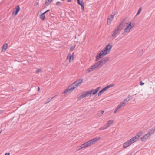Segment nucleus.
Returning <instances> with one entry per match:
<instances>
[{
	"label": "nucleus",
	"mask_w": 155,
	"mask_h": 155,
	"mask_svg": "<svg viewBox=\"0 0 155 155\" xmlns=\"http://www.w3.org/2000/svg\"><path fill=\"white\" fill-rule=\"evenodd\" d=\"M116 12H113L112 14L109 16L108 17V19H113L114 18V17L115 15Z\"/></svg>",
	"instance_id": "aec40b11"
},
{
	"label": "nucleus",
	"mask_w": 155,
	"mask_h": 155,
	"mask_svg": "<svg viewBox=\"0 0 155 155\" xmlns=\"http://www.w3.org/2000/svg\"><path fill=\"white\" fill-rule=\"evenodd\" d=\"M56 96H54V97H52V98H49L46 101V103H49L50 101H51V100L52 99L54 98V97H55Z\"/></svg>",
	"instance_id": "c756f323"
},
{
	"label": "nucleus",
	"mask_w": 155,
	"mask_h": 155,
	"mask_svg": "<svg viewBox=\"0 0 155 155\" xmlns=\"http://www.w3.org/2000/svg\"><path fill=\"white\" fill-rule=\"evenodd\" d=\"M2 110H0V114H2Z\"/></svg>",
	"instance_id": "79ce46f5"
},
{
	"label": "nucleus",
	"mask_w": 155,
	"mask_h": 155,
	"mask_svg": "<svg viewBox=\"0 0 155 155\" xmlns=\"http://www.w3.org/2000/svg\"><path fill=\"white\" fill-rule=\"evenodd\" d=\"M150 134L147 133L141 138V140L142 141H145L146 140L150 139Z\"/></svg>",
	"instance_id": "9d476101"
},
{
	"label": "nucleus",
	"mask_w": 155,
	"mask_h": 155,
	"mask_svg": "<svg viewBox=\"0 0 155 155\" xmlns=\"http://www.w3.org/2000/svg\"><path fill=\"white\" fill-rule=\"evenodd\" d=\"M38 91H39L40 90V88L39 87H38Z\"/></svg>",
	"instance_id": "a19ab883"
},
{
	"label": "nucleus",
	"mask_w": 155,
	"mask_h": 155,
	"mask_svg": "<svg viewBox=\"0 0 155 155\" xmlns=\"http://www.w3.org/2000/svg\"><path fill=\"white\" fill-rule=\"evenodd\" d=\"M104 89L105 91H106L107 90V89H108V88H107V86H106V87H105L104 88Z\"/></svg>",
	"instance_id": "58836bf2"
},
{
	"label": "nucleus",
	"mask_w": 155,
	"mask_h": 155,
	"mask_svg": "<svg viewBox=\"0 0 155 155\" xmlns=\"http://www.w3.org/2000/svg\"><path fill=\"white\" fill-rule=\"evenodd\" d=\"M132 143H132V142L130 139L124 143L123 146V147L125 149L129 146Z\"/></svg>",
	"instance_id": "9b49d317"
},
{
	"label": "nucleus",
	"mask_w": 155,
	"mask_h": 155,
	"mask_svg": "<svg viewBox=\"0 0 155 155\" xmlns=\"http://www.w3.org/2000/svg\"><path fill=\"white\" fill-rule=\"evenodd\" d=\"M73 53H69L68 54L67 57V60H69V62L70 63L71 62V59L73 60Z\"/></svg>",
	"instance_id": "ddd939ff"
},
{
	"label": "nucleus",
	"mask_w": 155,
	"mask_h": 155,
	"mask_svg": "<svg viewBox=\"0 0 155 155\" xmlns=\"http://www.w3.org/2000/svg\"><path fill=\"white\" fill-rule=\"evenodd\" d=\"M82 148H83L82 147V146L81 145V146H79V147H78V150H80Z\"/></svg>",
	"instance_id": "72a5a7b5"
},
{
	"label": "nucleus",
	"mask_w": 155,
	"mask_h": 155,
	"mask_svg": "<svg viewBox=\"0 0 155 155\" xmlns=\"http://www.w3.org/2000/svg\"><path fill=\"white\" fill-rule=\"evenodd\" d=\"M130 100L131 99L129 97H127L126 99L124 100L121 103L118 105L117 107L114 111V113H117L118 109L122 107H124L125 106L126 104H127L128 101H130Z\"/></svg>",
	"instance_id": "20e7f679"
},
{
	"label": "nucleus",
	"mask_w": 155,
	"mask_h": 155,
	"mask_svg": "<svg viewBox=\"0 0 155 155\" xmlns=\"http://www.w3.org/2000/svg\"><path fill=\"white\" fill-rule=\"evenodd\" d=\"M107 127L105 125L104 126H103L99 129V130H103L105 129H107Z\"/></svg>",
	"instance_id": "a878e982"
},
{
	"label": "nucleus",
	"mask_w": 155,
	"mask_h": 155,
	"mask_svg": "<svg viewBox=\"0 0 155 155\" xmlns=\"http://www.w3.org/2000/svg\"><path fill=\"white\" fill-rule=\"evenodd\" d=\"M124 22V21H123L117 27L114 29L111 35L114 38H116V36L118 35L120 33L121 31L123 28V25Z\"/></svg>",
	"instance_id": "f257e3e1"
},
{
	"label": "nucleus",
	"mask_w": 155,
	"mask_h": 155,
	"mask_svg": "<svg viewBox=\"0 0 155 155\" xmlns=\"http://www.w3.org/2000/svg\"><path fill=\"white\" fill-rule=\"evenodd\" d=\"M101 88V87H98L96 89V90H97V91L98 92L99 89L100 88Z\"/></svg>",
	"instance_id": "4c0bfd02"
},
{
	"label": "nucleus",
	"mask_w": 155,
	"mask_h": 155,
	"mask_svg": "<svg viewBox=\"0 0 155 155\" xmlns=\"http://www.w3.org/2000/svg\"><path fill=\"white\" fill-rule=\"evenodd\" d=\"M83 81V80L82 79H78V86L82 83Z\"/></svg>",
	"instance_id": "cd10ccee"
},
{
	"label": "nucleus",
	"mask_w": 155,
	"mask_h": 155,
	"mask_svg": "<svg viewBox=\"0 0 155 155\" xmlns=\"http://www.w3.org/2000/svg\"><path fill=\"white\" fill-rule=\"evenodd\" d=\"M61 4V3L59 1L57 2L56 3V5H60Z\"/></svg>",
	"instance_id": "f704fd0d"
},
{
	"label": "nucleus",
	"mask_w": 155,
	"mask_h": 155,
	"mask_svg": "<svg viewBox=\"0 0 155 155\" xmlns=\"http://www.w3.org/2000/svg\"><path fill=\"white\" fill-rule=\"evenodd\" d=\"M8 44L7 43H5V44H4V45L3 46L2 49V52L3 51V50L4 49V51H5L8 48Z\"/></svg>",
	"instance_id": "412c9836"
},
{
	"label": "nucleus",
	"mask_w": 155,
	"mask_h": 155,
	"mask_svg": "<svg viewBox=\"0 0 155 155\" xmlns=\"http://www.w3.org/2000/svg\"><path fill=\"white\" fill-rule=\"evenodd\" d=\"M49 11H50L49 10H48L47 11H46V12H47Z\"/></svg>",
	"instance_id": "c03bdc74"
},
{
	"label": "nucleus",
	"mask_w": 155,
	"mask_h": 155,
	"mask_svg": "<svg viewBox=\"0 0 155 155\" xmlns=\"http://www.w3.org/2000/svg\"><path fill=\"white\" fill-rule=\"evenodd\" d=\"M103 60L106 63L109 60V58L108 57H105L104 58Z\"/></svg>",
	"instance_id": "bb28decb"
},
{
	"label": "nucleus",
	"mask_w": 155,
	"mask_h": 155,
	"mask_svg": "<svg viewBox=\"0 0 155 155\" xmlns=\"http://www.w3.org/2000/svg\"><path fill=\"white\" fill-rule=\"evenodd\" d=\"M91 91H92V94H93V95H95L96 94L98 91H97V90H96V89H91Z\"/></svg>",
	"instance_id": "b1692460"
},
{
	"label": "nucleus",
	"mask_w": 155,
	"mask_h": 155,
	"mask_svg": "<svg viewBox=\"0 0 155 155\" xmlns=\"http://www.w3.org/2000/svg\"><path fill=\"white\" fill-rule=\"evenodd\" d=\"M96 63V64H97V66L98 67V68H100L102 65L105 64V63L104 62V60L103 59H102Z\"/></svg>",
	"instance_id": "2eb2a0df"
},
{
	"label": "nucleus",
	"mask_w": 155,
	"mask_h": 155,
	"mask_svg": "<svg viewBox=\"0 0 155 155\" xmlns=\"http://www.w3.org/2000/svg\"><path fill=\"white\" fill-rule=\"evenodd\" d=\"M78 87V80L69 86L63 92L64 94L70 93L73 91L75 88Z\"/></svg>",
	"instance_id": "7ed1b4c3"
},
{
	"label": "nucleus",
	"mask_w": 155,
	"mask_h": 155,
	"mask_svg": "<svg viewBox=\"0 0 155 155\" xmlns=\"http://www.w3.org/2000/svg\"><path fill=\"white\" fill-rule=\"evenodd\" d=\"M112 45L110 44H108L103 49V50L106 52H107V53H109L110 50L111 49Z\"/></svg>",
	"instance_id": "1a4fd4ad"
},
{
	"label": "nucleus",
	"mask_w": 155,
	"mask_h": 155,
	"mask_svg": "<svg viewBox=\"0 0 155 155\" xmlns=\"http://www.w3.org/2000/svg\"><path fill=\"white\" fill-rule=\"evenodd\" d=\"M47 12L46 11L45 12H44L43 13H44V14L45 15V14Z\"/></svg>",
	"instance_id": "49530a36"
},
{
	"label": "nucleus",
	"mask_w": 155,
	"mask_h": 155,
	"mask_svg": "<svg viewBox=\"0 0 155 155\" xmlns=\"http://www.w3.org/2000/svg\"><path fill=\"white\" fill-rule=\"evenodd\" d=\"M98 68L97 64L95 63L94 64L91 66L90 68L88 69L87 71L89 72H90L94 71L96 68Z\"/></svg>",
	"instance_id": "f8f14e48"
},
{
	"label": "nucleus",
	"mask_w": 155,
	"mask_h": 155,
	"mask_svg": "<svg viewBox=\"0 0 155 155\" xmlns=\"http://www.w3.org/2000/svg\"><path fill=\"white\" fill-rule=\"evenodd\" d=\"M110 88L113 87L114 86V84H110L108 85Z\"/></svg>",
	"instance_id": "c9c22d12"
},
{
	"label": "nucleus",
	"mask_w": 155,
	"mask_h": 155,
	"mask_svg": "<svg viewBox=\"0 0 155 155\" xmlns=\"http://www.w3.org/2000/svg\"><path fill=\"white\" fill-rule=\"evenodd\" d=\"M141 10H142V8H141V7H140V8H139V10L138 11L137 13V14L136 15L137 16V15H138L140 13V12L141 11Z\"/></svg>",
	"instance_id": "c85d7f7f"
},
{
	"label": "nucleus",
	"mask_w": 155,
	"mask_h": 155,
	"mask_svg": "<svg viewBox=\"0 0 155 155\" xmlns=\"http://www.w3.org/2000/svg\"><path fill=\"white\" fill-rule=\"evenodd\" d=\"M107 86V88H110V87H109V85H108V86Z\"/></svg>",
	"instance_id": "a18cd8bd"
},
{
	"label": "nucleus",
	"mask_w": 155,
	"mask_h": 155,
	"mask_svg": "<svg viewBox=\"0 0 155 155\" xmlns=\"http://www.w3.org/2000/svg\"><path fill=\"white\" fill-rule=\"evenodd\" d=\"M107 52L104 51L103 50L101 51L100 54H98L96 57V61H97L98 59L102 57H104L106 54H107Z\"/></svg>",
	"instance_id": "6e6552de"
},
{
	"label": "nucleus",
	"mask_w": 155,
	"mask_h": 155,
	"mask_svg": "<svg viewBox=\"0 0 155 155\" xmlns=\"http://www.w3.org/2000/svg\"><path fill=\"white\" fill-rule=\"evenodd\" d=\"M144 84V83H143L142 81H141L140 83V85H143Z\"/></svg>",
	"instance_id": "e433bc0d"
},
{
	"label": "nucleus",
	"mask_w": 155,
	"mask_h": 155,
	"mask_svg": "<svg viewBox=\"0 0 155 155\" xmlns=\"http://www.w3.org/2000/svg\"><path fill=\"white\" fill-rule=\"evenodd\" d=\"M143 132L140 131L138 133L137 135L134 137L130 139V140L131 141L132 143H134L137 140L140 136H141L143 134Z\"/></svg>",
	"instance_id": "0eeeda50"
},
{
	"label": "nucleus",
	"mask_w": 155,
	"mask_h": 155,
	"mask_svg": "<svg viewBox=\"0 0 155 155\" xmlns=\"http://www.w3.org/2000/svg\"><path fill=\"white\" fill-rule=\"evenodd\" d=\"M42 71V69H38L36 71V73H38Z\"/></svg>",
	"instance_id": "473e14b6"
},
{
	"label": "nucleus",
	"mask_w": 155,
	"mask_h": 155,
	"mask_svg": "<svg viewBox=\"0 0 155 155\" xmlns=\"http://www.w3.org/2000/svg\"><path fill=\"white\" fill-rule=\"evenodd\" d=\"M127 25L124 29V33H126L129 32L131 29L134 27V24H132L131 22H130L127 23Z\"/></svg>",
	"instance_id": "423d86ee"
},
{
	"label": "nucleus",
	"mask_w": 155,
	"mask_h": 155,
	"mask_svg": "<svg viewBox=\"0 0 155 155\" xmlns=\"http://www.w3.org/2000/svg\"><path fill=\"white\" fill-rule=\"evenodd\" d=\"M112 20H107V25H109L111 23V21Z\"/></svg>",
	"instance_id": "2f4dec72"
},
{
	"label": "nucleus",
	"mask_w": 155,
	"mask_h": 155,
	"mask_svg": "<svg viewBox=\"0 0 155 155\" xmlns=\"http://www.w3.org/2000/svg\"><path fill=\"white\" fill-rule=\"evenodd\" d=\"M71 0H68L67 1L68 2H71Z\"/></svg>",
	"instance_id": "37998d69"
},
{
	"label": "nucleus",
	"mask_w": 155,
	"mask_h": 155,
	"mask_svg": "<svg viewBox=\"0 0 155 155\" xmlns=\"http://www.w3.org/2000/svg\"><path fill=\"white\" fill-rule=\"evenodd\" d=\"M104 112L103 110L98 111L95 115V117L97 118L99 117L102 115Z\"/></svg>",
	"instance_id": "dca6fc26"
},
{
	"label": "nucleus",
	"mask_w": 155,
	"mask_h": 155,
	"mask_svg": "<svg viewBox=\"0 0 155 155\" xmlns=\"http://www.w3.org/2000/svg\"><path fill=\"white\" fill-rule=\"evenodd\" d=\"M53 0H46L45 2V5L48 6L49 5L52 1Z\"/></svg>",
	"instance_id": "4be33fe9"
},
{
	"label": "nucleus",
	"mask_w": 155,
	"mask_h": 155,
	"mask_svg": "<svg viewBox=\"0 0 155 155\" xmlns=\"http://www.w3.org/2000/svg\"><path fill=\"white\" fill-rule=\"evenodd\" d=\"M78 4L81 5L82 11H84V3L82 1H80L79 0H78Z\"/></svg>",
	"instance_id": "a211bd4d"
},
{
	"label": "nucleus",
	"mask_w": 155,
	"mask_h": 155,
	"mask_svg": "<svg viewBox=\"0 0 155 155\" xmlns=\"http://www.w3.org/2000/svg\"><path fill=\"white\" fill-rule=\"evenodd\" d=\"M91 94H92V91L91 90L88 91L84 92L80 95L79 99H81L86 97L88 96Z\"/></svg>",
	"instance_id": "39448f33"
},
{
	"label": "nucleus",
	"mask_w": 155,
	"mask_h": 155,
	"mask_svg": "<svg viewBox=\"0 0 155 155\" xmlns=\"http://www.w3.org/2000/svg\"><path fill=\"white\" fill-rule=\"evenodd\" d=\"M75 47V46H71L70 48V51H72L74 49V48Z\"/></svg>",
	"instance_id": "7c9ffc66"
},
{
	"label": "nucleus",
	"mask_w": 155,
	"mask_h": 155,
	"mask_svg": "<svg viewBox=\"0 0 155 155\" xmlns=\"http://www.w3.org/2000/svg\"><path fill=\"white\" fill-rule=\"evenodd\" d=\"M15 10L14 11L12 12V14L15 15H16L18 14L20 10V8L19 6V5L17 6L16 7H15Z\"/></svg>",
	"instance_id": "4468645a"
},
{
	"label": "nucleus",
	"mask_w": 155,
	"mask_h": 155,
	"mask_svg": "<svg viewBox=\"0 0 155 155\" xmlns=\"http://www.w3.org/2000/svg\"><path fill=\"white\" fill-rule=\"evenodd\" d=\"M100 138H101L100 137H97L85 143L82 144V147L83 148H84L87 147L91 146L99 140Z\"/></svg>",
	"instance_id": "f03ea898"
},
{
	"label": "nucleus",
	"mask_w": 155,
	"mask_h": 155,
	"mask_svg": "<svg viewBox=\"0 0 155 155\" xmlns=\"http://www.w3.org/2000/svg\"><path fill=\"white\" fill-rule=\"evenodd\" d=\"M155 131V127H154L153 128L150 129L148 130V133L150 134L151 136L152 134H153L154 133Z\"/></svg>",
	"instance_id": "6ab92c4d"
},
{
	"label": "nucleus",
	"mask_w": 155,
	"mask_h": 155,
	"mask_svg": "<svg viewBox=\"0 0 155 155\" xmlns=\"http://www.w3.org/2000/svg\"><path fill=\"white\" fill-rule=\"evenodd\" d=\"M39 18L42 19H44L45 18V15L44 14V13H42L41 15H40Z\"/></svg>",
	"instance_id": "393cba45"
},
{
	"label": "nucleus",
	"mask_w": 155,
	"mask_h": 155,
	"mask_svg": "<svg viewBox=\"0 0 155 155\" xmlns=\"http://www.w3.org/2000/svg\"><path fill=\"white\" fill-rule=\"evenodd\" d=\"M5 155H10V153H7Z\"/></svg>",
	"instance_id": "ea45409f"
},
{
	"label": "nucleus",
	"mask_w": 155,
	"mask_h": 155,
	"mask_svg": "<svg viewBox=\"0 0 155 155\" xmlns=\"http://www.w3.org/2000/svg\"><path fill=\"white\" fill-rule=\"evenodd\" d=\"M105 91H105L104 89L103 88L101 90V91H99V93H98V96H100L101 95L102 93H103Z\"/></svg>",
	"instance_id": "5701e85b"
},
{
	"label": "nucleus",
	"mask_w": 155,
	"mask_h": 155,
	"mask_svg": "<svg viewBox=\"0 0 155 155\" xmlns=\"http://www.w3.org/2000/svg\"><path fill=\"white\" fill-rule=\"evenodd\" d=\"M114 121L113 120H110L108 121L105 124L107 128L110 127L111 125L113 123Z\"/></svg>",
	"instance_id": "f3484780"
}]
</instances>
